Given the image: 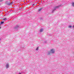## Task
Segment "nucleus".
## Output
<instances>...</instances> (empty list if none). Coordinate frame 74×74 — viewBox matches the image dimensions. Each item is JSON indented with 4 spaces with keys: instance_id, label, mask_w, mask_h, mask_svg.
Instances as JSON below:
<instances>
[{
    "instance_id": "nucleus-1",
    "label": "nucleus",
    "mask_w": 74,
    "mask_h": 74,
    "mask_svg": "<svg viewBox=\"0 0 74 74\" xmlns=\"http://www.w3.org/2000/svg\"><path fill=\"white\" fill-rule=\"evenodd\" d=\"M55 49H50V51L48 52L47 55H49L51 53H52V54H53V53H55Z\"/></svg>"
},
{
    "instance_id": "nucleus-2",
    "label": "nucleus",
    "mask_w": 74,
    "mask_h": 74,
    "mask_svg": "<svg viewBox=\"0 0 74 74\" xmlns=\"http://www.w3.org/2000/svg\"><path fill=\"white\" fill-rule=\"evenodd\" d=\"M60 6H61V5H59L58 6L54 7L53 9L52 10V13H53V12H55V10H56V9H57V8H59V7H60Z\"/></svg>"
},
{
    "instance_id": "nucleus-3",
    "label": "nucleus",
    "mask_w": 74,
    "mask_h": 74,
    "mask_svg": "<svg viewBox=\"0 0 74 74\" xmlns=\"http://www.w3.org/2000/svg\"><path fill=\"white\" fill-rule=\"evenodd\" d=\"M8 1H7L6 2V4L7 5H11V3H10V2H8Z\"/></svg>"
},
{
    "instance_id": "nucleus-4",
    "label": "nucleus",
    "mask_w": 74,
    "mask_h": 74,
    "mask_svg": "<svg viewBox=\"0 0 74 74\" xmlns=\"http://www.w3.org/2000/svg\"><path fill=\"white\" fill-rule=\"evenodd\" d=\"M6 69H8L9 68V64H6Z\"/></svg>"
},
{
    "instance_id": "nucleus-5",
    "label": "nucleus",
    "mask_w": 74,
    "mask_h": 74,
    "mask_svg": "<svg viewBox=\"0 0 74 74\" xmlns=\"http://www.w3.org/2000/svg\"><path fill=\"white\" fill-rule=\"evenodd\" d=\"M15 29H17L18 28H19V26L17 25L15 27Z\"/></svg>"
},
{
    "instance_id": "nucleus-6",
    "label": "nucleus",
    "mask_w": 74,
    "mask_h": 74,
    "mask_svg": "<svg viewBox=\"0 0 74 74\" xmlns=\"http://www.w3.org/2000/svg\"><path fill=\"white\" fill-rule=\"evenodd\" d=\"M42 9H43V8H41L39 9L38 10V12H40L42 10Z\"/></svg>"
},
{
    "instance_id": "nucleus-7",
    "label": "nucleus",
    "mask_w": 74,
    "mask_h": 74,
    "mask_svg": "<svg viewBox=\"0 0 74 74\" xmlns=\"http://www.w3.org/2000/svg\"><path fill=\"white\" fill-rule=\"evenodd\" d=\"M42 31H43V29H42L41 28L40 31V32H42Z\"/></svg>"
},
{
    "instance_id": "nucleus-8",
    "label": "nucleus",
    "mask_w": 74,
    "mask_h": 74,
    "mask_svg": "<svg viewBox=\"0 0 74 74\" xmlns=\"http://www.w3.org/2000/svg\"><path fill=\"white\" fill-rule=\"evenodd\" d=\"M4 23V22H1V23L0 24V25H1L2 24H3V23Z\"/></svg>"
},
{
    "instance_id": "nucleus-9",
    "label": "nucleus",
    "mask_w": 74,
    "mask_h": 74,
    "mask_svg": "<svg viewBox=\"0 0 74 74\" xmlns=\"http://www.w3.org/2000/svg\"><path fill=\"white\" fill-rule=\"evenodd\" d=\"M72 6H73V7H74V3H72Z\"/></svg>"
},
{
    "instance_id": "nucleus-10",
    "label": "nucleus",
    "mask_w": 74,
    "mask_h": 74,
    "mask_svg": "<svg viewBox=\"0 0 74 74\" xmlns=\"http://www.w3.org/2000/svg\"><path fill=\"white\" fill-rule=\"evenodd\" d=\"M38 48H39V47H37L36 49V50L37 51V50H38Z\"/></svg>"
},
{
    "instance_id": "nucleus-11",
    "label": "nucleus",
    "mask_w": 74,
    "mask_h": 74,
    "mask_svg": "<svg viewBox=\"0 0 74 74\" xmlns=\"http://www.w3.org/2000/svg\"><path fill=\"white\" fill-rule=\"evenodd\" d=\"M26 71H25L23 72L22 73H24V74H26Z\"/></svg>"
},
{
    "instance_id": "nucleus-12",
    "label": "nucleus",
    "mask_w": 74,
    "mask_h": 74,
    "mask_svg": "<svg viewBox=\"0 0 74 74\" xmlns=\"http://www.w3.org/2000/svg\"><path fill=\"white\" fill-rule=\"evenodd\" d=\"M69 28H71V27H73L71 25H69Z\"/></svg>"
},
{
    "instance_id": "nucleus-13",
    "label": "nucleus",
    "mask_w": 74,
    "mask_h": 74,
    "mask_svg": "<svg viewBox=\"0 0 74 74\" xmlns=\"http://www.w3.org/2000/svg\"><path fill=\"white\" fill-rule=\"evenodd\" d=\"M3 20L4 21H5V20H6V21H7V19L6 18H5L3 19Z\"/></svg>"
},
{
    "instance_id": "nucleus-14",
    "label": "nucleus",
    "mask_w": 74,
    "mask_h": 74,
    "mask_svg": "<svg viewBox=\"0 0 74 74\" xmlns=\"http://www.w3.org/2000/svg\"><path fill=\"white\" fill-rule=\"evenodd\" d=\"M34 4H33V5H34Z\"/></svg>"
},
{
    "instance_id": "nucleus-15",
    "label": "nucleus",
    "mask_w": 74,
    "mask_h": 74,
    "mask_svg": "<svg viewBox=\"0 0 74 74\" xmlns=\"http://www.w3.org/2000/svg\"><path fill=\"white\" fill-rule=\"evenodd\" d=\"M42 18H40L41 20H42Z\"/></svg>"
},
{
    "instance_id": "nucleus-16",
    "label": "nucleus",
    "mask_w": 74,
    "mask_h": 74,
    "mask_svg": "<svg viewBox=\"0 0 74 74\" xmlns=\"http://www.w3.org/2000/svg\"><path fill=\"white\" fill-rule=\"evenodd\" d=\"M18 74H22V73H19Z\"/></svg>"
},
{
    "instance_id": "nucleus-17",
    "label": "nucleus",
    "mask_w": 74,
    "mask_h": 74,
    "mask_svg": "<svg viewBox=\"0 0 74 74\" xmlns=\"http://www.w3.org/2000/svg\"><path fill=\"white\" fill-rule=\"evenodd\" d=\"M1 27H0V29H1Z\"/></svg>"
}]
</instances>
